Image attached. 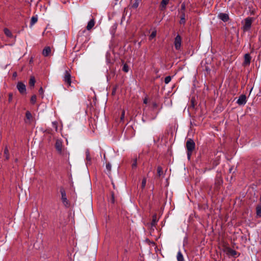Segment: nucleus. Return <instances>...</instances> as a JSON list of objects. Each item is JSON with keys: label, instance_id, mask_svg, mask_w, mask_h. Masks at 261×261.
Segmentation results:
<instances>
[{"label": "nucleus", "instance_id": "nucleus-11", "mask_svg": "<svg viewBox=\"0 0 261 261\" xmlns=\"http://www.w3.org/2000/svg\"><path fill=\"white\" fill-rule=\"evenodd\" d=\"M251 57L249 54H246L244 56V62L245 65H248L250 63Z\"/></svg>", "mask_w": 261, "mask_h": 261}, {"label": "nucleus", "instance_id": "nucleus-41", "mask_svg": "<svg viewBox=\"0 0 261 261\" xmlns=\"http://www.w3.org/2000/svg\"><path fill=\"white\" fill-rule=\"evenodd\" d=\"M12 94H9V100H11V99L12 98Z\"/></svg>", "mask_w": 261, "mask_h": 261}, {"label": "nucleus", "instance_id": "nucleus-7", "mask_svg": "<svg viewBox=\"0 0 261 261\" xmlns=\"http://www.w3.org/2000/svg\"><path fill=\"white\" fill-rule=\"evenodd\" d=\"M181 39L179 35H177L175 38L174 45L176 49L180 48L181 45Z\"/></svg>", "mask_w": 261, "mask_h": 261}, {"label": "nucleus", "instance_id": "nucleus-16", "mask_svg": "<svg viewBox=\"0 0 261 261\" xmlns=\"http://www.w3.org/2000/svg\"><path fill=\"white\" fill-rule=\"evenodd\" d=\"M5 34L8 37L12 38L13 37L11 32L7 28H5L4 30Z\"/></svg>", "mask_w": 261, "mask_h": 261}, {"label": "nucleus", "instance_id": "nucleus-23", "mask_svg": "<svg viewBox=\"0 0 261 261\" xmlns=\"http://www.w3.org/2000/svg\"><path fill=\"white\" fill-rule=\"evenodd\" d=\"M86 160L87 161L90 162H91V157L90 154V151L88 149H87L86 151Z\"/></svg>", "mask_w": 261, "mask_h": 261}, {"label": "nucleus", "instance_id": "nucleus-26", "mask_svg": "<svg viewBox=\"0 0 261 261\" xmlns=\"http://www.w3.org/2000/svg\"><path fill=\"white\" fill-rule=\"evenodd\" d=\"M53 127L54 128L56 132L58 131V122L57 121H53L52 122Z\"/></svg>", "mask_w": 261, "mask_h": 261}, {"label": "nucleus", "instance_id": "nucleus-29", "mask_svg": "<svg viewBox=\"0 0 261 261\" xmlns=\"http://www.w3.org/2000/svg\"><path fill=\"white\" fill-rule=\"evenodd\" d=\"M37 97L35 95H33L31 98V102L33 104H35L36 102Z\"/></svg>", "mask_w": 261, "mask_h": 261}, {"label": "nucleus", "instance_id": "nucleus-22", "mask_svg": "<svg viewBox=\"0 0 261 261\" xmlns=\"http://www.w3.org/2000/svg\"><path fill=\"white\" fill-rule=\"evenodd\" d=\"M35 79L34 77L32 76L30 78L29 81V85L31 87H34L35 84Z\"/></svg>", "mask_w": 261, "mask_h": 261}, {"label": "nucleus", "instance_id": "nucleus-32", "mask_svg": "<svg viewBox=\"0 0 261 261\" xmlns=\"http://www.w3.org/2000/svg\"><path fill=\"white\" fill-rule=\"evenodd\" d=\"M146 179L145 178H143L142 181V188H144L146 186Z\"/></svg>", "mask_w": 261, "mask_h": 261}, {"label": "nucleus", "instance_id": "nucleus-18", "mask_svg": "<svg viewBox=\"0 0 261 261\" xmlns=\"http://www.w3.org/2000/svg\"><path fill=\"white\" fill-rule=\"evenodd\" d=\"M176 257L177 261H184V256L180 250L178 252Z\"/></svg>", "mask_w": 261, "mask_h": 261}, {"label": "nucleus", "instance_id": "nucleus-17", "mask_svg": "<svg viewBox=\"0 0 261 261\" xmlns=\"http://www.w3.org/2000/svg\"><path fill=\"white\" fill-rule=\"evenodd\" d=\"M180 24H185L186 23L185 19V13L184 12H181V16H180V19L179 21Z\"/></svg>", "mask_w": 261, "mask_h": 261}, {"label": "nucleus", "instance_id": "nucleus-14", "mask_svg": "<svg viewBox=\"0 0 261 261\" xmlns=\"http://www.w3.org/2000/svg\"><path fill=\"white\" fill-rule=\"evenodd\" d=\"M38 21V17L37 15L33 16L31 19L30 27H32L34 24H35Z\"/></svg>", "mask_w": 261, "mask_h": 261}, {"label": "nucleus", "instance_id": "nucleus-34", "mask_svg": "<svg viewBox=\"0 0 261 261\" xmlns=\"http://www.w3.org/2000/svg\"><path fill=\"white\" fill-rule=\"evenodd\" d=\"M106 168L108 171H110L111 169V165L110 164H108L106 165Z\"/></svg>", "mask_w": 261, "mask_h": 261}, {"label": "nucleus", "instance_id": "nucleus-39", "mask_svg": "<svg viewBox=\"0 0 261 261\" xmlns=\"http://www.w3.org/2000/svg\"><path fill=\"white\" fill-rule=\"evenodd\" d=\"M143 102L144 103L146 104L148 102V99L147 98H145L144 100H143Z\"/></svg>", "mask_w": 261, "mask_h": 261}, {"label": "nucleus", "instance_id": "nucleus-37", "mask_svg": "<svg viewBox=\"0 0 261 261\" xmlns=\"http://www.w3.org/2000/svg\"><path fill=\"white\" fill-rule=\"evenodd\" d=\"M137 166V159H135L134 163L132 165L133 167H136Z\"/></svg>", "mask_w": 261, "mask_h": 261}, {"label": "nucleus", "instance_id": "nucleus-21", "mask_svg": "<svg viewBox=\"0 0 261 261\" xmlns=\"http://www.w3.org/2000/svg\"><path fill=\"white\" fill-rule=\"evenodd\" d=\"M4 156L6 160L9 159V150L7 146H6L4 149Z\"/></svg>", "mask_w": 261, "mask_h": 261}, {"label": "nucleus", "instance_id": "nucleus-12", "mask_svg": "<svg viewBox=\"0 0 261 261\" xmlns=\"http://www.w3.org/2000/svg\"><path fill=\"white\" fill-rule=\"evenodd\" d=\"M95 24V21H94V20L93 19L90 20L88 23V24L87 25V29L88 30H90L94 25Z\"/></svg>", "mask_w": 261, "mask_h": 261}, {"label": "nucleus", "instance_id": "nucleus-33", "mask_svg": "<svg viewBox=\"0 0 261 261\" xmlns=\"http://www.w3.org/2000/svg\"><path fill=\"white\" fill-rule=\"evenodd\" d=\"M124 116H125V111L123 110L122 112L121 116V117H120L121 121H123L124 118Z\"/></svg>", "mask_w": 261, "mask_h": 261}, {"label": "nucleus", "instance_id": "nucleus-19", "mask_svg": "<svg viewBox=\"0 0 261 261\" xmlns=\"http://www.w3.org/2000/svg\"><path fill=\"white\" fill-rule=\"evenodd\" d=\"M158 221V220L157 219L156 215H154L153 216L152 222L151 223V226H155Z\"/></svg>", "mask_w": 261, "mask_h": 261}, {"label": "nucleus", "instance_id": "nucleus-24", "mask_svg": "<svg viewBox=\"0 0 261 261\" xmlns=\"http://www.w3.org/2000/svg\"><path fill=\"white\" fill-rule=\"evenodd\" d=\"M256 215L258 217H261V205H258L256 207Z\"/></svg>", "mask_w": 261, "mask_h": 261}, {"label": "nucleus", "instance_id": "nucleus-31", "mask_svg": "<svg viewBox=\"0 0 261 261\" xmlns=\"http://www.w3.org/2000/svg\"><path fill=\"white\" fill-rule=\"evenodd\" d=\"M156 34V33L155 31L152 32L151 34H150V35L149 36V39H153L154 37H155Z\"/></svg>", "mask_w": 261, "mask_h": 261}, {"label": "nucleus", "instance_id": "nucleus-42", "mask_svg": "<svg viewBox=\"0 0 261 261\" xmlns=\"http://www.w3.org/2000/svg\"><path fill=\"white\" fill-rule=\"evenodd\" d=\"M13 76H16V72L14 73Z\"/></svg>", "mask_w": 261, "mask_h": 261}, {"label": "nucleus", "instance_id": "nucleus-2", "mask_svg": "<svg viewBox=\"0 0 261 261\" xmlns=\"http://www.w3.org/2000/svg\"><path fill=\"white\" fill-rule=\"evenodd\" d=\"M254 20V18L251 17H248L242 21L243 26L242 30L244 32H248L250 30L252 23Z\"/></svg>", "mask_w": 261, "mask_h": 261}, {"label": "nucleus", "instance_id": "nucleus-38", "mask_svg": "<svg viewBox=\"0 0 261 261\" xmlns=\"http://www.w3.org/2000/svg\"><path fill=\"white\" fill-rule=\"evenodd\" d=\"M192 152V151H188L187 155H188V158L189 159L190 158V156L191 155Z\"/></svg>", "mask_w": 261, "mask_h": 261}, {"label": "nucleus", "instance_id": "nucleus-10", "mask_svg": "<svg viewBox=\"0 0 261 261\" xmlns=\"http://www.w3.org/2000/svg\"><path fill=\"white\" fill-rule=\"evenodd\" d=\"M169 2V0H162L160 6V10L161 11L165 10Z\"/></svg>", "mask_w": 261, "mask_h": 261}, {"label": "nucleus", "instance_id": "nucleus-8", "mask_svg": "<svg viewBox=\"0 0 261 261\" xmlns=\"http://www.w3.org/2000/svg\"><path fill=\"white\" fill-rule=\"evenodd\" d=\"M246 97L245 95H241L237 100V103L239 105H244L246 103Z\"/></svg>", "mask_w": 261, "mask_h": 261}, {"label": "nucleus", "instance_id": "nucleus-13", "mask_svg": "<svg viewBox=\"0 0 261 261\" xmlns=\"http://www.w3.org/2000/svg\"><path fill=\"white\" fill-rule=\"evenodd\" d=\"M211 65L208 64H206L203 66V70L205 71V74H208L210 73L211 70Z\"/></svg>", "mask_w": 261, "mask_h": 261}, {"label": "nucleus", "instance_id": "nucleus-36", "mask_svg": "<svg viewBox=\"0 0 261 261\" xmlns=\"http://www.w3.org/2000/svg\"><path fill=\"white\" fill-rule=\"evenodd\" d=\"M39 93L40 94H43V89L42 87H41L39 90Z\"/></svg>", "mask_w": 261, "mask_h": 261}, {"label": "nucleus", "instance_id": "nucleus-6", "mask_svg": "<svg viewBox=\"0 0 261 261\" xmlns=\"http://www.w3.org/2000/svg\"><path fill=\"white\" fill-rule=\"evenodd\" d=\"M17 88L21 94H23L26 93V87L23 83L18 82L17 85Z\"/></svg>", "mask_w": 261, "mask_h": 261}, {"label": "nucleus", "instance_id": "nucleus-9", "mask_svg": "<svg viewBox=\"0 0 261 261\" xmlns=\"http://www.w3.org/2000/svg\"><path fill=\"white\" fill-rule=\"evenodd\" d=\"M218 17L224 22H226L229 19V16L226 13H221L219 14Z\"/></svg>", "mask_w": 261, "mask_h": 261}, {"label": "nucleus", "instance_id": "nucleus-35", "mask_svg": "<svg viewBox=\"0 0 261 261\" xmlns=\"http://www.w3.org/2000/svg\"><path fill=\"white\" fill-rule=\"evenodd\" d=\"M185 5L184 4H183L181 6V12H185Z\"/></svg>", "mask_w": 261, "mask_h": 261}, {"label": "nucleus", "instance_id": "nucleus-4", "mask_svg": "<svg viewBox=\"0 0 261 261\" xmlns=\"http://www.w3.org/2000/svg\"><path fill=\"white\" fill-rule=\"evenodd\" d=\"M63 81L68 86H70L71 83V74L69 71H65V74L63 77Z\"/></svg>", "mask_w": 261, "mask_h": 261}, {"label": "nucleus", "instance_id": "nucleus-25", "mask_svg": "<svg viewBox=\"0 0 261 261\" xmlns=\"http://www.w3.org/2000/svg\"><path fill=\"white\" fill-rule=\"evenodd\" d=\"M157 173L159 176H161L163 174L162 168L159 166L157 168Z\"/></svg>", "mask_w": 261, "mask_h": 261}, {"label": "nucleus", "instance_id": "nucleus-27", "mask_svg": "<svg viewBox=\"0 0 261 261\" xmlns=\"http://www.w3.org/2000/svg\"><path fill=\"white\" fill-rule=\"evenodd\" d=\"M25 116L28 120H31L32 118V115L29 111H27L25 113Z\"/></svg>", "mask_w": 261, "mask_h": 261}, {"label": "nucleus", "instance_id": "nucleus-43", "mask_svg": "<svg viewBox=\"0 0 261 261\" xmlns=\"http://www.w3.org/2000/svg\"><path fill=\"white\" fill-rule=\"evenodd\" d=\"M111 51L113 53L114 50H111Z\"/></svg>", "mask_w": 261, "mask_h": 261}, {"label": "nucleus", "instance_id": "nucleus-20", "mask_svg": "<svg viewBox=\"0 0 261 261\" xmlns=\"http://www.w3.org/2000/svg\"><path fill=\"white\" fill-rule=\"evenodd\" d=\"M51 50H43L42 55L45 56H49L51 55Z\"/></svg>", "mask_w": 261, "mask_h": 261}, {"label": "nucleus", "instance_id": "nucleus-5", "mask_svg": "<svg viewBox=\"0 0 261 261\" xmlns=\"http://www.w3.org/2000/svg\"><path fill=\"white\" fill-rule=\"evenodd\" d=\"M195 146V144L193 140L192 139H189L186 143V147L188 151H193L194 149Z\"/></svg>", "mask_w": 261, "mask_h": 261}, {"label": "nucleus", "instance_id": "nucleus-1", "mask_svg": "<svg viewBox=\"0 0 261 261\" xmlns=\"http://www.w3.org/2000/svg\"><path fill=\"white\" fill-rule=\"evenodd\" d=\"M55 147L58 153L63 156L68 157L69 153L66 148H63V141L61 139H57L55 144Z\"/></svg>", "mask_w": 261, "mask_h": 261}, {"label": "nucleus", "instance_id": "nucleus-40", "mask_svg": "<svg viewBox=\"0 0 261 261\" xmlns=\"http://www.w3.org/2000/svg\"><path fill=\"white\" fill-rule=\"evenodd\" d=\"M44 49H50V47H49V46H46V47H44Z\"/></svg>", "mask_w": 261, "mask_h": 261}, {"label": "nucleus", "instance_id": "nucleus-3", "mask_svg": "<svg viewBox=\"0 0 261 261\" xmlns=\"http://www.w3.org/2000/svg\"><path fill=\"white\" fill-rule=\"evenodd\" d=\"M60 191L61 194V200L63 204L67 207H69L70 206V204L67 200L65 190L63 188H61Z\"/></svg>", "mask_w": 261, "mask_h": 261}, {"label": "nucleus", "instance_id": "nucleus-30", "mask_svg": "<svg viewBox=\"0 0 261 261\" xmlns=\"http://www.w3.org/2000/svg\"><path fill=\"white\" fill-rule=\"evenodd\" d=\"M171 80V77L170 76H167L165 79V84H168Z\"/></svg>", "mask_w": 261, "mask_h": 261}, {"label": "nucleus", "instance_id": "nucleus-28", "mask_svg": "<svg viewBox=\"0 0 261 261\" xmlns=\"http://www.w3.org/2000/svg\"><path fill=\"white\" fill-rule=\"evenodd\" d=\"M122 70L125 72H128L129 71V67L126 64H124L123 66Z\"/></svg>", "mask_w": 261, "mask_h": 261}, {"label": "nucleus", "instance_id": "nucleus-15", "mask_svg": "<svg viewBox=\"0 0 261 261\" xmlns=\"http://www.w3.org/2000/svg\"><path fill=\"white\" fill-rule=\"evenodd\" d=\"M141 2L142 0H135L134 3L132 5V8L136 9Z\"/></svg>", "mask_w": 261, "mask_h": 261}]
</instances>
